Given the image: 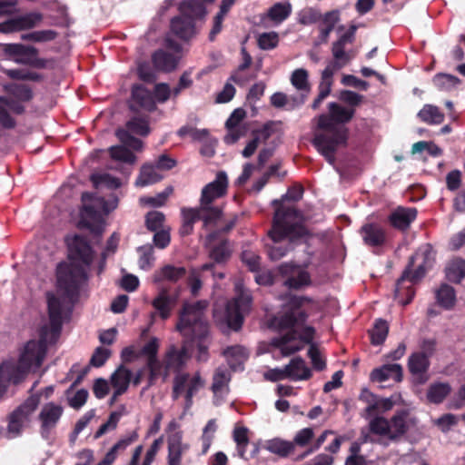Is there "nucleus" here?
Wrapping results in <instances>:
<instances>
[{
	"mask_svg": "<svg viewBox=\"0 0 465 465\" xmlns=\"http://www.w3.org/2000/svg\"><path fill=\"white\" fill-rule=\"evenodd\" d=\"M46 296L50 323L41 328L39 341L32 340L26 342L16 363V368L23 371L25 377L28 371H35L40 368L46 354L47 344L54 343L61 333L64 315L67 310L64 307V301H60L51 292Z\"/></svg>",
	"mask_w": 465,
	"mask_h": 465,
	"instance_id": "obj_3",
	"label": "nucleus"
},
{
	"mask_svg": "<svg viewBox=\"0 0 465 465\" xmlns=\"http://www.w3.org/2000/svg\"><path fill=\"white\" fill-rule=\"evenodd\" d=\"M208 302L205 300L190 303L185 302L180 312L177 331L189 341L196 342L197 361H206L209 358V326L205 317Z\"/></svg>",
	"mask_w": 465,
	"mask_h": 465,
	"instance_id": "obj_5",
	"label": "nucleus"
},
{
	"mask_svg": "<svg viewBox=\"0 0 465 465\" xmlns=\"http://www.w3.org/2000/svg\"><path fill=\"white\" fill-rule=\"evenodd\" d=\"M63 412V407L54 402L43 406L39 413V420L41 421V434L44 438H48L50 431L57 425Z\"/></svg>",
	"mask_w": 465,
	"mask_h": 465,
	"instance_id": "obj_16",
	"label": "nucleus"
},
{
	"mask_svg": "<svg viewBox=\"0 0 465 465\" xmlns=\"http://www.w3.org/2000/svg\"><path fill=\"white\" fill-rule=\"evenodd\" d=\"M213 263H205L199 269H192L188 277V284L193 295H196L202 288L201 272L211 271Z\"/></svg>",
	"mask_w": 465,
	"mask_h": 465,
	"instance_id": "obj_48",
	"label": "nucleus"
},
{
	"mask_svg": "<svg viewBox=\"0 0 465 465\" xmlns=\"http://www.w3.org/2000/svg\"><path fill=\"white\" fill-rule=\"evenodd\" d=\"M328 109V116L322 114V131H327L326 135L335 136L337 132L345 129L348 140L349 129L344 124L353 118L355 109L345 107L336 102L330 103Z\"/></svg>",
	"mask_w": 465,
	"mask_h": 465,
	"instance_id": "obj_10",
	"label": "nucleus"
},
{
	"mask_svg": "<svg viewBox=\"0 0 465 465\" xmlns=\"http://www.w3.org/2000/svg\"><path fill=\"white\" fill-rule=\"evenodd\" d=\"M181 214L183 223L180 228V234L183 236L191 234L193 231L194 223L199 220L203 221L204 227H208L218 221L210 213L204 212L201 204L196 208L183 207Z\"/></svg>",
	"mask_w": 465,
	"mask_h": 465,
	"instance_id": "obj_14",
	"label": "nucleus"
},
{
	"mask_svg": "<svg viewBox=\"0 0 465 465\" xmlns=\"http://www.w3.org/2000/svg\"><path fill=\"white\" fill-rule=\"evenodd\" d=\"M408 369L412 375V384L420 386L425 384L429 381L428 371L430 366V361L422 353L413 352L408 359Z\"/></svg>",
	"mask_w": 465,
	"mask_h": 465,
	"instance_id": "obj_15",
	"label": "nucleus"
},
{
	"mask_svg": "<svg viewBox=\"0 0 465 465\" xmlns=\"http://www.w3.org/2000/svg\"><path fill=\"white\" fill-rule=\"evenodd\" d=\"M164 214L158 211L150 212L146 215V226L152 232L160 231L164 222Z\"/></svg>",
	"mask_w": 465,
	"mask_h": 465,
	"instance_id": "obj_61",
	"label": "nucleus"
},
{
	"mask_svg": "<svg viewBox=\"0 0 465 465\" xmlns=\"http://www.w3.org/2000/svg\"><path fill=\"white\" fill-rule=\"evenodd\" d=\"M338 99L345 104H347L350 107L353 108L359 106L363 101V95L351 90H341L338 94Z\"/></svg>",
	"mask_w": 465,
	"mask_h": 465,
	"instance_id": "obj_58",
	"label": "nucleus"
},
{
	"mask_svg": "<svg viewBox=\"0 0 465 465\" xmlns=\"http://www.w3.org/2000/svg\"><path fill=\"white\" fill-rule=\"evenodd\" d=\"M223 355L233 371L242 370V364L248 358L246 349L241 345L227 347L223 351Z\"/></svg>",
	"mask_w": 465,
	"mask_h": 465,
	"instance_id": "obj_34",
	"label": "nucleus"
},
{
	"mask_svg": "<svg viewBox=\"0 0 465 465\" xmlns=\"http://www.w3.org/2000/svg\"><path fill=\"white\" fill-rule=\"evenodd\" d=\"M186 273L187 270L183 266L165 264L159 270L155 271L153 281L154 283H160L162 282L176 283L180 280L183 279Z\"/></svg>",
	"mask_w": 465,
	"mask_h": 465,
	"instance_id": "obj_26",
	"label": "nucleus"
},
{
	"mask_svg": "<svg viewBox=\"0 0 465 465\" xmlns=\"http://www.w3.org/2000/svg\"><path fill=\"white\" fill-rule=\"evenodd\" d=\"M292 12V6L290 4H275L270 8L268 15L275 22L281 23L285 20Z\"/></svg>",
	"mask_w": 465,
	"mask_h": 465,
	"instance_id": "obj_57",
	"label": "nucleus"
},
{
	"mask_svg": "<svg viewBox=\"0 0 465 465\" xmlns=\"http://www.w3.org/2000/svg\"><path fill=\"white\" fill-rule=\"evenodd\" d=\"M91 181L96 188L100 186H105L110 189H116L121 185L119 179L112 176L109 173L92 174Z\"/></svg>",
	"mask_w": 465,
	"mask_h": 465,
	"instance_id": "obj_54",
	"label": "nucleus"
},
{
	"mask_svg": "<svg viewBox=\"0 0 465 465\" xmlns=\"http://www.w3.org/2000/svg\"><path fill=\"white\" fill-rule=\"evenodd\" d=\"M66 242L70 263L64 262L57 266V287L61 294L55 296L64 301V307L68 308L81 286L89 279L94 252L83 236L74 235L67 238Z\"/></svg>",
	"mask_w": 465,
	"mask_h": 465,
	"instance_id": "obj_1",
	"label": "nucleus"
},
{
	"mask_svg": "<svg viewBox=\"0 0 465 465\" xmlns=\"http://www.w3.org/2000/svg\"><path fill=\"white\" fill-rule=\"evenodd\" d=\"M167 447V463L172 465H181L183 455L187 452L190 448L189 444L183 441V437L180 432H175L168 437Z\"/></svg>",
	"mask_w": 465,
	"mask_h": 465,
	"instance_id": "obj_22",
	"label": "nucleus"
},
{
	"mask_svg": "<svg viewBox=\"0 0 465 465\" xmlns=\"http://www.w3.org/2000/svg\"><path fill=\"white\" fill-rule=\"evenodd\" d=\"M163 179V176L156 171V165L144 164L142 166L140 174L135 181L137 186H147L155 183Z\"/></svg>",
	"mask_w": 465,
	"mask_h": 465,
	"instance_id": "obj_42",
	"label": "nucleus"
},
{
	"mask_svg": "<svg viewBox=\"0 0 465 465\" xmlns=\"http://www.w3.org/2000/svg\"><path fill=\"white\" fill-rule=\"evenodd\" d=\"M235 292L236 296L226 305L225 320L231 329L238 331L242 327L244 314L251 309L252 298L241 281L235 283Z\"/></svg>",
	"mask_w": 465,
	"mask_h": 465,
	"instance_id": "obj_8",
	"label": "nucleus"
},
{
	"mask_svg": "<svg viewBox=\"0 0 465 465\" xmlns=\"http://www.w3.org/2000/svg\"><path fill=\"white\" fill-rule=\"evenodd\" d=\"M296 96H288L282 93H275L271 96V103L277 108L288 106L289 109H294L298 105H295L294 99Z\"/></svg>",
	"mask_w": 465,
	"mask_h": 465,
	"instance_id": "obj_60",
	"label": "nucleus"
},
{
	"mask_svg": "<svg viewBox=\"0 0 465 465\" xmlns=\"http://www.w3.org/2000/svg\"><path fill=\"white\" fill-rule=\"evenodd\" d=\"M285 367L288 378L292 381L306 380L311 376L310 369L301 358H293Z\"/></svg>",
	"mask_w": 465,
	"mask_h": 465,
	"instance_id": "obj_39",
	"label": "nucleus"
},
{
	"mask_svg": "<svg viewBox=\"0 0 465 465\" xmlns=\"http://www.w3.org/2000/svg\"><path fill=\"white\" fill-rule=\"evenodd\" d=\"M4 51L5 54L15 58L27 54H38V50L35 47L22 44H7L5 45Z\"/></svg>",
	"mask_w": 465,
	"mask_h": 465,
	"instance_id": "obj_53",
	"label": "nucleus"
},
{
	"mask_svg": "<svg viewBox=\"0 0 465 465\" xmlns=\"http://www.w3.org/2000/svg\"><path fill=\"white\" fill-rule=\"evenodd\" d=\"M276 131V124L269 122L265 124L260 129L253 132V138L258 142L259 144L265 143L271 138Z\"/></svg>",
	"mask_w": 465,
	"mask_h": 465,
	"instance_id": "obj_59",
	"label": "nucleus"
},
{
	"mask_svg": "<svg viewBox=\"0 0 465 465\" xmlns=\"http://www.w3.org/2000/svg\"><path fill=\"white\" fill-rule=\"evenodd\" d=\"M204 386V381L199 372L193 375L179 373L173 379L172 398L179 399L182 394L185 397L184 409L189 410L193 406V398Z\"/></svg>",
	"mask_w": 465,
	"mask_h": 465,
	"instance_id": "obj_12",
	"label": "nucleus"
},
{
	"mask_svg": "<svg viewBox=\"0 0 465 465\" xmlns=\"http://www.w3.org/2000/svg\"><path fill=\"white\" fill-rule=\"evenodd\" d=\"M302 193H303V189H302V186L294 185V186L291 187L284 195L282 196L281 200H274L272 202V204L273 205L280 204V206L276 209V211L278 209L282 208V207L285 210L287 208L294 209L300 214V216L302 217V223L304 221V217L302 215V213L300 212H298L293 206H286L284 204V203L287 202V201H292V202L299 201L302 198Z\"/></svg>",
	"mask_w": 465,
	"mask_h": 465,
	"instance_id": "obj_47",
	"label": "nucleus"
},
{
	"mask_svg": "<svg viewBox=\"0 0 465 465\" xmlns=\"http://www.w3.org/2000/svg\"><path fill=\"white\" fill-rule=\"evenodd\" d=\"M291 83L298 91L301 92V94L294 99V104L301 105L304 103L305 98L310 93L307 71L302 68L294 70L291 76Z\"/></svg>",
	"mask_w": 465,
	"mask_h": 465,
	"instance_id": "obj_31",
	"label": "nucleus"
},
{
	"mask_svg": "<svg viewBox=\"0 0 465 465\" xmlns=\"http://www.w3.org/2000/svg\"><path fill=\"white\" fill-rule=\"evenodd\" d=\"M363 242L371 247H380L385 242V232L382 228L373 223L363 224L360 229Z\"/></svg>",
	"mask_w": 465,
	"mask_h": 465,
	"instance_id": "obj_28",
	"label": "nucleus"
},
{
	"mask_svg": "<svg viewBox=\"0 0 465 465\" xmlns=\"http://www.w3.org/2000/svg\"><path fill=\"white\" fill-rule=\"evenodd\" d=\"M172 193L173 188L167 187L165 188L164 191L159 193L155 196L142 198L141 202L143 203L144 204L152 205L154 207H160L165 203L167 198L171 195Z\"/></svg>",
	"mask_w": 465,
	"mask_h": 465,
	"instance_id": "obj_62",
	"label": "nucleus"
},
{
	"mask_svg": "<svg viewBox=\"0 0 465 465\" xmlns=\"http://www.w3.org/2000/svg\"><path fill=\"white\" fill-rule=\"evenodd\" d=\"M132 371L123 364L120 365L111 376V384L114 390L125 392L131 383Z\"/></svg>",
	"mask_w": 465,
	"mask_h": 465,
	"instance_id": "obj_38",
	"label": "nucleus"
},
{
	"mask_svg": "<svg viewBox=\"0 0 465 465\" xmlns=\"http://www.w3.org/2000/svg\"><path fill=\"white\" fill-rule=\"evenodd\" d=\"M316 434L312 428H303L299 430L292 440L294 450L307 449L302 454L297 457V460H303L312 454L317 446L311 447L312 442L315 440Z\"/></svg>",
	"mask_w": 465,
	"mask_h": 465,
	"instance_id": "obj_25",
	"label": "nucleus"
},
{
	"mask_svg": "<svg viewBox=\"0 0 465 465\" xmlns=\"http://www.w3.org/2000/svg\"><path fill=\"white\" fill-rule=\"evenodd\" d=\"M371 343L379 346L384 343L389 333V323L382 318L374 321L373 327L369 331Z\"/></svg>",
	"mask_w": 465,
	"mask_h": 465,
	"instance_id": "obj_41",
	"label": "nucleus"
},
{
	"mask_svg": "<svg viewBox=\"0 0 465 465\" xmlns=\"http://www.w3.org/2000/svg\"><path fill=\"white\" fill-rule=\"evenodd\" d=\"M144 367L149 372L147 385L145 387L146 390L152 387L155 383L157 378L161 375L163 364L161 361L158 358H156L153 360L146 361Z\"/></svg>",
	"mask_w": 465,
	"mask_h": 465,
	"instance_id": "obj_56",
	"label": "nucleus"
},
{
	"mask_svg": "<svg viewBox=\"0 0 465 465\" xmlns=\"http://www.w3.org/2000/svg\"><path fill=\"white\" fill-rule=\"evenodd\" d=\"M23 371L16 368L13 360L5 361L0 365V398H2L11 383L17 384L23 381Z\"/></svg>",
	"mask_w": 465,
	"mask_h": 465,
	"instance_id": "obj_19",
	"label": "nucleus"
},
{
	"mask_svg": "<svg viewBox=\"0 0 465 465\" xmlns=\"http://www.w3.org/2000/svg\"><path fill=\"white\" fill-rule=\"evenodd\" d=\"M231 381V374L224 367H218L215 370L213 378L212 391L214 394L213 402L215 405L221 404L223 398L229 391V381Z\"/></svg>",
	"mask_w": 465,
	"mask_h": 465,
	"instance_id": "obj_21",
	"label": "nucleus"
},
{
	"mask_svg": "<svg viewBox=\"0 0 465 465\" xmlns=\"http://www.w3.org/2000/svg\"><path fill=\"white\" fill-rule=\"evenodd\" d=\"M234 3L235 0H222L220 11L214 17L213 26L209 35L210 41H213L215 36L221 32L223 21Z\"/></svg>",
	"mask_w": 465,
	"mask_h": 465,
	"instance_id": "obj_46",
	"label": "nucleus"
},
{
	"mask_svg": "<svg viewBox=\"0 0 465 465\" xmlns=\"http://www.w3.org/2000/svg\"><path fill=\"white\" fill-rule=\"evenodd\" d=\"M303 301L302 297L292 296L290 298V312H286L280 321L282 328H289L286 333L275 337L271 344L279 351L282 356H289L301 350L304 345L311 344L309 355L312 359L313 368L320 370V351L316 344L311 343L314 336V329L299 325L305 318V314L299 309Z\"/></svg>",
	"mask_w": 465,
	"mask_h": 465,
	"instance_id": "obj_2",
	"label": "nucleus"
},
{
	"mask_svg": "<svg viewBox=\"0 0 465 465\" xmlns=\"http://www.w3.org/2000/svg\"><path fill=\"white\" fill-rule=\"evenodd\" d=\"M83 208L80 212L79 227L88 229L97 242L104 232L105 222L102 213L108 214L117 207L118 200L112 195L108 200L97 196L95 193H84L82 194Z\"/></svg>",
	"mask_w": 465,
	"mask_h": 465,
	"instance_id": "obj_6",
	"label": "nucleus"
},
{
	"mask_svg": "<svg viewBox=\"0 0 465 465\" xmlns=\"http://www.w3.org/2000/svg\"><path fill=\"white\" fill-rule=\"evenodd\" d=\"M152 61L156 70L166 73L174 70L178 64V57L163 49L155 51Z\"/></svg>",
	"mask_w": 465,
	"mask_h": 465,
	"instance_id": "obj_32",
	"label": "nucleus"
},
{
	"mask_svg": "<svg viewBox=\"0 0 465 465\" xmlns=\"http://www.w3.org/2000/svg\"><path fill=\"white\" fill-rule=\"evenodd\" d=\"M435 299L440 307L446 311L452 310L456 305L457 297L455 289L443 282L435 292Z\"/></svg>",
	"mask_w": 465,
	"mask_h": 465,
	"instance_id": "obj_33",
	"label": "nucleus"
},
{
	"mask_svg": "<svg viewBox=\"0 0 465 465\" xmlns=\"http://www.w3.org/2000/svg\"><path fill=\"white\" fill-rule=\"evenodd\" d=\"M180 15L171 21V30L173 35L183 40H188L195 35V19L203 18L206 8L202 2L186 0L179 5Z\"/></svg>",
	"mask_w": 465,
	"mask_h": 465,
	"instance_id": "obj_7",
	"label": "nucleus"
},
{
	"mask_svg": "<svg viewBox=\"0 0 465 465\" xmlns=\"http://www.w3.org/2000/svg\"><path fill=\"white\" fill-rule=\"evenodd\" d=\"M444 272L448 282L456 284L460 283L465 278V260L462 258L452 260L445 267Z\"/></svg>",
	"mask_w": 465,
	"mask_h": 465,
	"instance_id": "obj_37",
	"label": "nucleus"
},
{
	"mask_svg": "<svg viewBox=\"0 0 465 465\" xmlns=\"http://www.w3.org/2000/svg\"><path fill=\"white\" fill-rule=\"evenodd\" d=\"M417 116L429 124H440L444 121V114L439 107L432 104H425L418 113Z\"/></svg>",
	"mask_w": 465,
	"mask_h": 465,
	"instance_id": "obj_43",
	"label": "nucleus"
},
{
	"mask_svg": "<svg viewBox=\"0 0 465 465\" xmlns=\"http://www.w3.org/2000/svg\"><path fill=\"white\" fill-rule=\"evenodd\" d=\"M390 422L383 416H376L371 420L369 430L371 433L379 436H386L390 440Z\"/></svg>",
	"mask_w": 465,
	"mask_h": 465,
	"instance_id": "obj_51",
	"label": "nucleus"
},
{
	"mask_svg": "<svg viewBox=\"0 0 465 465\" xmlns=\"http://www.w3.org/2000/svg\"><path fill=\"white\" fill-rule=\"evenodd\" d=\"M279 272L282 275L287 277L283 283L289 289H299L309 283L308 272L293 263L281 264Z\"/></svg>",
	"mask_w": 465,
	"mask_h": 465,
	"instance_id": "obj_18",
	"label": "nucleus"
},
{
	"mask_svg": "<svg viewBox=\"0 0 465 465\" xmlns=\"http://www.w3.org/2000/svg\"><path fill=\"white\" fill-rule=\"evenodd\" d=\"M410 414L408 409L397 410L394 415L389 420L390 422V440L398 442L402 436L409 430V425L406 421Z\"/></svg>",
	"mask_w": 465,
	"mask_h": 465,
	"instance_id": "obj_24",
	"label": "nucleus"
},
{
	"mask_svg": "<svg viewBox=\"0 0 465 465\" xmlns=\"http://www.w3.org/2000/svg\"><path fill=\"white\" fill-rule=\"evenodd\" d=\"M393 376L396 382H401L403 379L402 366L399 363L383 364L379 368H375L370 374V379L372 381L382 382L387 381L390 377Z\"/></svg>",
	"mask_w": 465,
	"mask_h": 465,
	"instance_id": "obj_27",
	"label": "nucleus"
},
{
	"mask_svg": "<svg viewBox=\"0 0 465 465\" xmlns=\"http://www.w3.org/2000/svg\"><path fill=\"white\" fill-rule=\"evenodd\" d=\"M136 433H134L133 436L129 438L120 440L110 449V450L105 454L104 460H101L98 465H112L116 458L117 451L129 446L136 439Z\"/></svg>",
	"mask_w": 465,
	"mask_h": 465,
	"instance_id": "obj_49",
	"label": "nucleus"
},
{
	"mask_svg": "<svg viewBox=\"0 0 465 465\" xmlns=\"http://www.w3.org/2000/svg\"><path fill=\"white\" fill-rule=\"evenodd\" d=\"M110 155L113 159L129 164H134L136 161L135 155L126 148V145H114L109 148Z\"/></svg>",
	"mask_w": 465,
	"mask_h": 465,
	"instance_id": "obj_52",
	"label": "nucleus"
},
{
	"mask_svg": "<svg viewBox=\"0 0 465 465\" xmlns=\"http://www.w3.org/2000/svg\"><path fill=\"white\" fill-rule=\"evenodd\" d=\"M264 448L271 453L281 458H287L295 453L292 440L273 438L265 442Z\"/></svg>",
	"mask_w": 465,
	"mask_h": 465,
	"instance_id": "obj_36",
	"label": "nucleus"
},
{
	"mask_svg": "<svg viewBox=\"0 0 465 465\" xmlns=\"http://www.w3.org/2000/svg\"><path fill=\"white\" fill-rule=\"evenodd\" d=\"M228 179L225 172H219L214 181L206 184L201 193L200 204L204 212L210 213L219 220L222 217L223 210L220 206L214 205L213 202L226 194Z\"/></svg>",
	"mask_w": 465,
	"mask_h": 465,
	"instance_id": "obj_9",
	"label": "nucleus"
},
{
	"mask_svg": "<svg viewBox=\"0 0 465 465\" xmlns=\"http://www.w3.org/2000/svg\"><path fill=\"white\" fill-rule=\"evenodd\" d=\"M418 258L421 259V264L431 269L435 262V255L430 244H427L417 251Z\"/></svg>",
	"mask_w": 465,
	"mask_h": 465,
	"instance_id": "obj_64",
	"label": "nucleus"
},
{
	"mask_svg": "<svg viewBox=\"0 0 465 465\" xmlns=\"http://www.w3.org/2000/svg\"><path fill=\"white\" fill-rule=\"evenodd\" d=\"M346 130L336 133L335 136L322 134V156L332 166L335 164L336 158L334 153L339 147H345L348 140Z\"/></svg>",
	"mask_w": 465,
	"mask_h": 465,
	"instance_id": "obj_17",
	"label": "nucleus"
},
{
	"mask_svg": "<svg viewBox=\"0 0 465 465\" xmlns=\"http://www.w3.org/2000/svg\"><path fill=\"white\" fill-rule=\"evenodd\" d=\"M118 242L119 237L117 236L116 233H113L111 237L108 239L106 246L103 252L101 253V258L96 266V273L98 275H100L105 268L107 256L110 255L111 253H114L116 251Z\"/></svg>",
	"mask_w": 465,
	"mask_h": 465,
	"instance_id": "obj_50",
	"label": "nucleus"
},
{
	"mask_svg": "<svg viewBox=\"0 0 465 465\" xmlns=\"http://www.w3.org/2000/svg\"><path fill=\"white\" fill-rule=\"evenodd\" d=\"M39 402V395H31L10 413L7 425L8 438L14 439L21 435L23 430L29 424L31 416Z\"/></svg>",
	"mask_w": 465,
	"mask_h": 465,
	"instance_id": "obj_11",
	"label": "nucleus"
},
{
	"mask_svg": "<svg viewBox=\"0 0 465 465\" xmlns=\"http://www.w3.org/2000/svg\"><path fill=\"white\" fill-rule=\"evenodd\" d=\"M307 235L308 229L302 224V217L294 209H278L265 243L269 258L272 261L282 259L292 250L293 243Z\"/></svg>",
	"mask_w": 465,
	"mask_h": 465,
	"instance_id": "obj_4",
	"label": "nucleus"
},
{
	"mask_svg": "<svg viewBox=\"0 0 465 465\" xmlns=\"http://www.w3.org/2000/svg\"><path fill=\"white\" fill-rule=\"evenodd\" d=\"M418 211L415 207L399 206L389 215V222L392 227L405 231L416 219Z\"/></svg>",
	"mask_w": 465,
	"mask_h": 465,
	"instance_id": "obj_23",
	"label": "nucleus"
},
{
	"mask_svg": "<svg viewBox=\"0 0 465 465\" xmlns=\"http://www.w3.org/2000/svg\"><path fill=\"white\" fill-rule=\"evenodd\" d=\"M175 303L176 298L170 295L168 290L165 288H162L152 302V305L163 320L169 318Z\"/></svg>",
	"mask_w": 465,
	"mask_h": 465,
	"instance_id": "obj_30",
	"label": "nucleus"
},
{
	"mask_svg": "<svg viewBox=\"0 0 465 465\" xmlns=\"http://www.w3.org/2000/svg\"><path fill=\"white\" fill-rule=\"evenodd\" d=\"M279 42L278 34L275 32L263 33L258 38V45L263 50L274 48Z\"/></svg>",
	"mask_w": 465,
	"mask_h": 465,
	"instance_id": "obj_63",
	"label": "nucleus"
},
{
	"mask_svg": "<svg viewBox=\"0 0 465 465\" xmlns=\"http://www.w3.org/2000/svg\"><path fill=\"white\" fill-rule=\"evenodd\" d=\"M43 20V15L39 12H30L15 17L17 32L29 30L38 25Z\"/></svg>",
	"mask_w": 465,
	"mask_h": 465,
	"instance_id": "obj_44",
	"label": "nucleus"
},
{
	"mask_svg": "<svg viewBox=\"0 0 465 465\" xmlns=\"http://www.w3.org/2000/svg\"><path fill=\"white\" fill-rule=\"evenodd\" d=\"M450 392L451 386L449 382L436 381L429 386L426 398L430 403L440 404Z\"/></svg>",
	"mask_w": 465,
	"mask_h": 465,
	"instance_id": "obj_35",
	"label": "nucleus"
},
{
	"mask_svg": "<svg viewBox=\"0 0 465 465\" xmlns=\"http://www.w3.org/2000/svg\"><path fill=\"white\" fill-rule=\"evenodd\" d=\"M432 82L440 91H450L456 88L461 81L456 75L438 73L433 76Z\"/></svg>",
	"mask_w": 465,
	"mask_h": 465,
	"instance_id": "obj_45",
	"label": "nucleus"
},
{
	"mask_svg": "<svg viewBox=\"0 0 465 465\" xmlns=\"http://www.w3.org/2000/svg\"><path fill=\"white\" fill-rule=\"evenodd\" d=\"M136 105L147 111H153L155 108L153 94L142 85L134 86L132 90V104L130 108L136 110Z\"/></svg>",
	"mask_w": 465,
	"mask_h": 465,
	"instance_id": "obj_29",
	"label": "nucleus"
},
{
	"mask_svg": "<svg viewBox=\"0 0 465 465\" xmlns=\"http://www.w3.org/2000/svg\"><path fill=\"white\" fill-rule=\"evenodd\" d=\"M186 359L187 355L184 348L176 349L172 346L166 352L165 368L166 370H179L184 365Z\"/></svg>",
	"mask_w": 465,
	"mask_h": 465,
	"instance_id": "obj_40",
	"label": "nucleus"
},
{
	"mask_svg": "<svg viewBox=\"0 0 465 465\" xmlns=\"http://www.w3.org/2000/svg\"><path fill=\"white\" fill-rule=\"evenodd\" d=\"M231 255L227 240H223L210 251V257L217 263L225 262Z\"/></svg>",
	"mask_w": 465,
	"mask_h": 465,
	"instance_id": "obj_55",
	"label": "nucleus"
},
{
	"mask_svg": "<svg viewBox=\"0 0 465 465\" xmlns=\"http://www.w3.org/2000/svg\"><path fill=\"white\" fill-rule=\"evenodd\" d=\"M132 134L146 136L150 133L148 121L145 118L134 117L126 123V129H118L115 133L119 141L135 151L143 149V142Z\"/></svg>",
	"mask_w": 465,
	"mask_h": 465,
	"instance_id": "obj_13",
	"label": "nucleus"
},
{
	"mask_svg": "<svg viewBox=\"0 0 465 465\" xmlns=\"http://www.w3.org/2000/svg\"><path fill=\"white\" fill-rule=\"evenodd\" d=\"M324 244V252H322V264L330 262L332 265L341 263L346 256L345 248L339 238H334L329 242H325L322 233V245Z\"/></svg>",
	"mask_w": 465,
	"mask_h": 465,
	"instance_id": "obj_20",
	"label": "nucleus"
}]
</instances>
